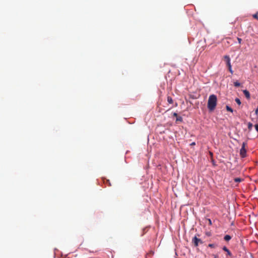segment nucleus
<instances>
[{"label":"nucleus","mask_w":258,"mask_h":258,"mask_svg":"<svg viewBox=\"0 0 258 258\" xmlns=\"http://www.w3.org/2000/svg\"><path fill=\"white\" fill-rule=\"evenodd\" d=\"M210 154L211 156L212 157V156L213 155V153L212 152H210Z\"/></svg>","instance_id":"nucleus-24"},{"label":"nucleus","mask_w":258,"mask_h":258,"mask_svg":"<svg viewBox=\"0 0 258 258\" xmlns=\"http://www.w3.org/2000/svg\"><path fill=\"white\" fill-rule=\"evenodd\" d=\"M243 93H244V95L245 96V97H246L247 99H248V98H250V93H249V92L247 90H244L243 91Z\"/></svg>","instance_id":"nucleus-6"},{"label":"nucleus","mask_w":258,"mask_h":258,"mask_svg":"<svg viewBox=\"0 0 258 258\" xmlns=\"http://www.w3.org/2000/svg\"><path fill=\"white\" fill-rule=\"evenodd\" d=\"M223 58H224V60L226 62L227 66L228 67L229 66H231V62H230L231 60H230V58L229 56L225 55Z\"/></svg>","instance_id":"nucleus-4"},{"label":"nucleus","mask_w":258,"mask_h":258,"mask_svg":"<svg viewBox=\"0 0 258 258\" xmlns=\"http://www.w3.org/2000/svg\"><path fill=\"white\" fill-rule=\"evenodd\" d=\"M228 68L229 71L231 73V74H232L233 73V71L232 70V66H229Z\"/></svg>","instance_id":"nucleus-15"},{"label":"nucleus","mask_w":258,"mask_h":258,"mask_svg":"<svg viewBox=\"0 0 258 258\" xmlns=\"http://www.w3.org/2000/svg\"><path fill=\"white\" fill-rule=\"evenodd\" d=\"M226 109H227V111H230L231 112H233V109L230 106L227 105L226 106Z\"/></svg>","instance_id":"nucleus-13"},{"label":"nucleus","mask_w":258,"mask_h":258,"mask_svg":"<svg viewBox=\"0 0 258 258\" xmlns=\"http://www.w3.org/2000/svg\"><path fill=\"white\" fill-rule=\"evenodd\" d=\"M208 246H209V247H211V248H214L215 247V244H212V243L209 244Z\"/></svg>","instance_id":"nucleus-17"},{"label":"nucleus","mask_w":258,"mask_h":258,"mask_svg":"<svg viewBox=\"0 0 258 258\" xmlns=\"http://www.w3.org/2000/svg\"><path fill=\"white\" fill-rule=\"evenodd\" d=\"M235 102H236L238 105H240V104H241V101H240V99H238V98H236L235 99Z\"/></svg>","instance_id":"nucleus-14"},{"label":"nucleus","mask_w":258,"mask_h":258,"mask_svg":"<svg viewBox=\"0 0 258 258\" xmlns=\"http://www.w3.org/2000/svg\"><path fill=\"white\" fill-rule=\"evenodd\" d=\"M209 223H211V221L210 220H209Z\"/></svg>","instance_id":"nucleus-25"},{"label":"nucleus","mask_w":258,"mask_h":258,"mask_svg":"<svg viewBox=\"0 0 258 258\" xmlns=\"http://www.w3.org/2000/svg\"><path fill=\"white\" fill-rule=\"evenodd\" d=\"M252 126H253V125H252V123H251V122L248 123V128L249 130L250 131L251 130Z\"/></svg>","instance_id":"nucleus-11"},{"label":"nucleus","mask_w":258,"mask_h":258,"mask_svg":"<svg viewBox=\"0 0 258 258\" xmlns=\"http://www.w3.org/2000/svg\"><path fill=\"white\" fill-rule=\"evenodd\" d=\"M167 101L170 104H172L173 102V101L172 100V98L170 96H168L167 97Z\"/></svg>","instance_id":"nucleus-9"},{"label":"nucleus","mask_w":258,"mask_h":258,"mask_svg":"<svg viewBox=\"0 0 258 258\" xmlns=\"http://www.w3.org/2000/svg\"><path fill=\"white\" fill-rule=\"evenodd\" d=\"M234 85L236 87H238L240 86V83H239L238 81H236L234 83Z\"/></svg>","instance_id":"nucleus-12"},{"label":"nucleus","mask_w":258,"mask_h":258,"mask_svg":"<svg viewBox=\"0 0 258 258\" xmlns=\"http://www.w3.org/2000/svg\"><path fill=\"white\" fill-rule=\"evenodd\" d=\"M255 113L257 115L258 114V106H257V108L255 109Z\"/></svg>","instance_id":"nucleus-22"},{"label":"nucleus","mask_w":258,"mask_h":258,"mask_svg":"<svg viewBox=\"0 0 258 258\" xmlns=\"http://www.w3.org/2000/svg\"><path fill=\"white\" fill-rule=\"evenodd\" d=\"M212 164H213V165L214 166H216V163H215V161L213 160V158H212Z\"/></svg>","instance_id":"nucleus-19"},{"label":"nucleus","mask_w":258,"mask_h":258,"mask_svg":"<svg viewBox=\"0 0 258 258\" xmlns=\"http://www.w3.org/2000/svg\"><path fill=\"white\" fill-rule=\"evenodd\" d=\"M217 102V96L214 94L210 95L208 101V108L210 111H212L215 109Z\"/></svg>","instance_id":"nucleus-1"},{"label":"nucleus","mask_w":258,"mask_h":258,"mask_svg":"<svg viewBox=\"0 0 258 258\" xmlns=\"http://www.w3.org/2000/svg\"><path fill=\"white\" fill-rule=\"evenodd\" d=\"M237 40L238 41V43L239 44H240L241 43V41H242V39L239 37H237Z\"/></svg>","instance_id":"nucleus-18"},{"label":"nucleus","mask_w":258,"mask_h":258,"mask_svg":"<svg viewBox=\"0 0 258 258\" xmlns=\"http://www.w3.org/2000/svg\"><path fill=\"white\" fill-rule=\"evenodd\" d=\"M173 116H174V117H177L178 116L177 113H176V112H174L173 113Z\"/></svg>","instance_id":"nucleus-21"},{"label":"nucleus","mask_w":258,"mask_h":258,"mask_svg":"<svg viewBox=\"0 0 258 258\" xmlns=\"http://www.w3.org/2000/svg\"><path fill=\"white\" fill-rule=\"evenodd\" d=\"M224 239L225 241H229L231 239V237L229 235H226L224 237Z\"/></svg>","instance_id":"nucleus-7"},{"label":"nucleus","mask_w":258,"mask_h":258,"mask_svg":"<svg viewBox=\"0 0 258 258\" xmlns=\"http://www.w3.org/2000/svg\"><path fill=\"white\" fill-rule=\"evenodd\" d=\"M254 126L256 131L258 132V124H255Z\"/></svg>","instance_id":"nucleus-20"},{"label":"nucleus","mask_w":258,"mask_h":258,"mask_svg":"<svg viewBox=\"0 0 258 258\" xmlns=\"http://www.w3.org/2000/svg\"><path fill=\"white\" fill-rule=\"evenodd\" d=\"M192 242L194 244L195 246H198L199 243H203L202 240L201 239L197 238L196 236L193 237Z\"/></svg>","instance_id":"nucleus-3"},{"label":"nucleus","mask_w":258,"mask_h":258,"mask_svg":"<svg viewBox=\"0 0 258 258\" xmlns=\"http://www.w3.org/2000/svg\"><path fill=\"white\" fill-rule=\"evenodd\" d=\"M223 250L227 252V254L230 256H232V253L226 246L223 247Z\"/></svg>","instance_id":"nucleus-5"},{"label":"nucleus","mask_w":258,"mask_h":258,"mask_svg":"<svg viewBox=\"0 0 258 258\" xmlns=\"http://www.w3.org/2000/svg\"><path fill=\"white\" fill-rule=\"evenodd\" d=\"M182 121V118L181 116H178L176 119V122H181Z\"/></svg>","instance_id":"nucleus-8"},{"label":"nucleus","mask_w":258,"mask_h":258,"mask_svg":"<svg viewBox=\"0 0 258 258\" xmlns=\"http://www.w3.org/2000/svg\"><path fill=\"white\" fill-rule=\"evenodd\" d=\"M246 143L243 142L242 145V147L240 150V155L242 158H244L246 155V150L245 148Z\"/></svg>","instance_id":"nucleus-2"},{"label":"nucleus","mask_w":258,"mask_h":258,"mask_svg":"<svg viewBox=\"0 0 258 258\" xmlns=\"http://www.w3.org/2000/svg\"><path fill=\"white\" fill-rule=\"evenodd\" d=\"M234 181H235V182H241V181H242V180H243V179H241V178H238V177H237V178H235L234 179Z\"/></svg>","instance_id":"nucleus-10"},{"label":"nucleus","mask_w":258,"mask_h":258,"mask_svg":"<svg viewBox=\"0 0 258 258\" xmlns=\"http://www.w3.org/2000/svg\"><path fill=\"white\" fill-rule=\"evenodd\" d=\"M196 145V143L195 142H192L190 144V146H194Z\"/></svg>","instance_id":"nucleus-23"},{"label":"nucleus","mask_w":258,"mask_h":258,"mask_svg":"<svg viewBox=\"0 0 258 258\" xmlns=\"http://www.w3.org/2000/svg\"><path fill=\"white\" fill-rule=\"evenodd\" d=\"M253 17L257 20H258V14H255L253 15Z\"/></svg>","instance_id":"nucleus-16"}]
</instances>
